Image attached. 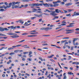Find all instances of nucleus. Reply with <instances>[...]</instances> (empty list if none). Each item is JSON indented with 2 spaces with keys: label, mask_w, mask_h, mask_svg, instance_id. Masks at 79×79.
<instances>
[{
  "label": "nucleus",
  "mask_w": 79,
  "mask_h": 79,
  "mask_svg": "<svg viewBox=\"0 0 79 79\" xmlns=\"http://www.w3.org/2000/svg\"><path fill=\"white\" fill-rule=\"evenodd\" d=\"M44 11L45 13H46L47 12L50 13V15H52V16H55L57 15L56 13H55V11H50L48 9H45Z\"/></svg>",
  "instance_id": "obj_1"
},
{
  "label": "nucleus",
  "mask_w": 79,
  "mask_h": 79,
  "mask_svg": "<svg viewBox=\"0 0 79 79\" xmlns=\"http://www.w3.org/2000/svg\"><path fill=\"white\" fill-rule=\"evenodd\" d=\"M7 34L8 35H13V36H10V37L12 38H17V37H19V36L18 35H17V34L15 33H11V32H9V33H7Z\"/></svg>",
  "instance_id": "obj_2"
},
{
  "label": "nucleus",
  "mask_w": 79,
  "mask_h": 79,
  "mask_svg": "<svg viewBox=\"0 0 79 79\" xmlns=\"http://www.w3.org/2000/svg\"><path fill=\"white\" fill-rule=\"evenodd\" d=\"M10 5H11L12 6V8L13 9H14V8H15V2H10Z\"/></svg>",
  "instance_id": "obj_3"
},
{
  "label": "nucleus",
  "mask_w": 79,
  "mask_h": 79,
  "mask_svg": "<svg viewBox=\"0 0 79 79\" xmlns=\"http://www.w3.org/2000/svg\"><path fill=\"white\" fill-rule=\"evenodd\" d=\"M55 10V13H59L60 12H61V10H59L58 9H56Z\"/></svg>",
  "instance_id": "obj_4"
},
{
  "label": "nucleus",
  "mask_w": 79,
  "mask_h": 79,
  "mask_svg": "<svg viewBox=\"0 0 79 79\" xmlns=\"http://www.w3.org/2000/svg\"><path fill=\"white\" fill-rule=\"evenodd\" d=\"M32 12L34 13L37 11V9L35 8H33L32 9Z\"/></svg>",
  "instance_id": "obj_5"
},
{
  "label": "nucleus",
  "mask_w": 79,
  "mask_h": 79,
  "mask_svg": "<svg viewBox=\"0 0 79 79\" xmlns=\"http://www.w3.org/2000/svg\"><path fill=\"white\" fill-rule=\"evenodd\" d=\"M20 5L19 4H18L17 5V7L18 8H22V7H23L24 5H21V6H19Z\"/></svg>",
  "instance_id": "obj_6"
},
{
  "label": "nucleus",
  "mask_w": 79,
  "mask_h": 79,
  "mask_svg": "<svg viewBox=\"0 0 79 79\" xmlns=\"http://www.w3.org/2000/svg\"><path fill=\"white\" fill-rule=\"evenodd\" d=\"M74 30H68V29H66V32H71V31H73Z\"/></svg>",
  "instance_id": "obj_7"
},
{
  "label": "nucleus",
  "mask_w": 79,
  "mask_h": 79,
  "mask_svg": "<svg viewBox=\"0 0 79 79\" xmlns=\"http://www.w3.org/2000/svg\"><path fill=\"white\" fill-rule=\"evenodd\" d=\"M72 5V3L70 2L69 3H67L65 5V6H69V5Z\"/></svg>",
  "instance_id": "obj_8"
},
{
  "label": "nucleus",
  "mask_w": 79,
  "mask_h": 79,
  "mask_svg": "<svg viewBox=\"0 0 79 79\" xmlns=\"http://www.w3.org/2000/svg\"><path fill=\"white\" fill-rule=\"evenodd\" d=\"M4 28L2 27H0V31H4Z\"/></svg>",
  "instance_id": "obj_9"
},
{
  "label": "nucleus",
  "mask_w": 79,
  "mask_h": 79,
  "mask_svg": "<svg viewBox=\"0 0 79 79\" xmlns=\"http://www.w3.org/2000/svg\"><path fill=\"white\" fill-rule=\"evenodd\" d=\"M19 23H21L22 24H23L24 23V22L23 21V20H19Z\"/></svg>",
  "instance_id": "obj_10"
},
{
  "label": "nucleus",
  "mask_w": 79,
  "mask_h": 79,
  "mask_svg": "<svg viewBox=\"0 0 79 79\" xmlns=\"http://www.w3.org/2000/svg\"><path fill=\"white\" fill-rule=\"evenodd\" d=\"M54 56V55H52V56H48V58H52V56Z\"/></svg>",
  "instance_id": "obj_11"
},
{
  "label": "nucleus",
  "mask_w": 79,
  "mask_h": 79,
  "mask_svg": "<svg viewBox=\"0 0 79 79\" xmlns=\"http://www.w3.org/2000/svg\"><path fill=\"white\" fill-rule=\"evenodd\" d=\"M43 5H44L45 6H49L48 5V4L47 3H44Z\"/></svg>",
  "instance_id": "obj_12"
},
{
  "label": "nucleus",
  "mask_w": 79,
  "mask_h": 79,
  "mask_svg": "<svg viewBox=\"0 0 79 79\" xmlns=\"http://www.w3.org/2000/svg\"><path fill=\"white\" fill-rule=\"evenodd\" d=\"M68 74H69V75H72V74H73V73H72V72H68Z\"/></svg>",
  "instance_id": "obj_13"
},
{
  "label": "nucleus",
  "mask_w": 79,
  "mask_h": 79,
  "mask_svg": "<svg viewBox=\"0 0 79 79\" xmlns=\"http://www.w3.org/2000/svg\"><path fill=\"white\" fill-rule=\"evenodd\" d=\"M14 48H8V50H13Z\"/></svg>",
  "instance_id": "obj_14"
},
{
  "label": "nucleus",
  "mask_w": 79,
  "mask_h": 79,
  "mask_svg": "<svg viewBox=\"0 0 79 79\" xmlns=\"http://www.w3.org/2000/svg\"><path fill=\"white\" fill-rule=\"evenodd\" d=\"M78 39H79L78 38H74L73 39V42H74L75 41H76L77 40H78Z\"/></svg>",
  "instance_id": "obj_15"
},
{
  "label": "nucleus",
  "mask_w": 79,
  "mask_h": 79,
  "mask_svg": "<svg viewBox=\"0 0 79 79\" xmlns=\"http://www.w3.org/2000/svg\"><path fill=\"white\" fill-rule=\"evenodd\" d=\"M67 27H74V25H68V26H66Z\"/></svg>",
  "instance_id": "obj_16"
},
{
  "label": "nucleus",
  "mask_w": 79,
  "mask_h": 79,
  "mask_svg": "<svg viewBox=\"0 0 79 79\" xmlns=\"http://www.w3.org/2000/svg\"><path fill=\"white\" fill-rule=\"evenodd\" d=\"M22 2H29V0H22Z\"/></svg>",
  "instance_id": "obj_17"
},
{
  "label": "nucleus",
  "mask_w": 79,
  "mask_h": 79,
  "mask_svg": "<svg viewBox=\"0 0 79 79\" xmlns=\"http://www.w3.org/2000/svg\"><path fill=\"white\" fill-rule=\"evenodd\" d=\"M23 55H26V54H28L29 52H23Z\"/></svg>",
  "instance_id": "obj_18"
},
{
  "label": "nucleus",
  "mask_w": 79,
  "mask_h": 79,
  "mask_svg": "<svg viewBox=\"0 0 79 79\" xmlns=\"http://www.w3.org/2000/svg\"><path fill=\"white\" fill-rule=\"evenodd\" d=\"M58 5H59L58 4H54V7H56V6H58Z\"/></svg>",
  "instance_id": "obj_19"
},
{
  "label": "nucleus",
  "mask_w": 79,
  "mask_h": 79,
  "mask_svg": "<svg viewBox=\"0 0 79 79\" xmlns=\"http://www.w3.org/2000/svg\"><path fill=\"white\" fill-rule=\"evenodd\" d=\"M10 4V3L9 4V5L6 6L7 8H10V7H11V4Z\"/></svg>",
  "instance_id": "obj_20"
},
{
  "label": "nucleus",
  "mask_w": 79,
  "mask_h": 79,
  "mask_svg": "<svg viewBox=\"0 0 79 79\" xmlns=\"http://www.w3.org/2000/svg\"><path fill=\"white\" fill-rule=\"evenodd\" d=\"M34 15L35 16H36V17H38V18H39V15L36 14H34Z\"/></svg>",
  "instance_id": "obj_21"
},
{
  "label": "nucleus",
  "mask_w": 79,
  "mask_h": 79,
  "mask_svg": "<svg viewBox=\"0 0 79 79\" xmlns=\"http://www.w3.org/2000/svg\"><path fill=\"white\" fill-rule=\"evenodd\" d=\"M2 7H3V8H4V9H6L7 8V7L6 6H5V5H3L2 6Z\"/></svg>",
  "instance_id": "obj_22"
},
{
  "label": "nucleus",
  "mask_w": 79,
  "mask_h": 79,
  "mask_svg": "<svg viewBox=\"0 0 79 79\" xmlns=\"http://www.w3.org/2000/svg\"><path fill=\"white\" fill-rule=\"evenodd\" d=\"M34 6H38V3H34Z\"/></svg>",
  "instance_id": "obj_23"
},
{
  "label": "nucleus",
  "mask_w": 79,
  "mask_h": 79,
  "mask_svg": "<svg viewBox=\"0 0 79 79\" xmlns=\"http://www.w3.org/2000/svg\"><path fill=\"white\" fill-rule=\"evenodd\" d=\"M32 54V51H30L29 52V54L28 55V56H30V55H31Z\"/></svg>",
  "instance_id": "obj_24"
},
{
  "label": "nucleus",
  "mask_w": 79,
  "mask_h": 79,
  "mask_svg": "<svg viewBox=\"0 0 79 79\" xmlns=\"http://www.w3.org/2000/svg\"><path fill=\"white\" fill-rule=\"evenodd\" d=\"M24 41H25V40H22L21 41H20L19 42V43H21V42H24Z\"/></svg>",
  "instance_id": "obj_25"
},
{
  "label": "nucleus",
  "mask_w": 79,
  "mask_h": 79,
  "mask_svg": "<svg viewBox=\"0 0 79 79\" xmlns=\"http://www.w3.org/2000/svg\"><path fill=\"white\" fill-rule=\"evenodd\" d=\"M36 17H31V19H32V20H33V19H35V18H36Z\"/></svg>",
  "instance_id": "obj_26"
},
{
  "label": "nucleus",
  "mask_w": 79,
  "mask_h": 79,
  "mask_svg": "<svg viewBox=\"0 0 79 79\" xmlns=\"http://www.w3.org/2000/svg\"><path fill=\"white\" fill-rule=\"evenodd\" d=\"M39 34L38 32H36V33H31L30 34Z\"/></svg>",
  "instance_id": "obj_27"
},
{
  "label": "nucleus",
  "mask_w": 79,
  "mask_h": 79,
  "mask_svg": "<svg viewBox=\"0 0 79 79\" xmlns=\"http://www.w3.org/2000/svg\"><path fill=\"white\" fill-rule=\"evenodd\" d=\"M15 5H16V4H19V3H20V2H15Z\"/></svg>",
  "instance_id": "obj_28"
},
{
  "label": "nucleus",
  "mask_w": 79,
  "mask_h": 79,
  "mask_svg": "<svg viewBox=\"0 0 79 79\" xmlns=\"http://www.w3.org/2000/svg\"><path fill=\"white\" fill-rule=\"evenodd\" d=\"M10 55H15V53L13 52L10 53L9 54Z\"/></svg>",
  "instance_id": "obj_29"
},
{
  "label": "nucleus",
  "mask_w": 79,
  "mask_h": 79,
  "mask_svg": "<svg viewBox=\"0 0 79 79\" xmlns=\"http://www.w3.org/2000/svg\"><path fill=\"white\" fill-rule=\"evenodd\" d=\"M0 10L1 11H2V12L6 11V10H4V9H1V10Z\"/></svg>",
  "instance_id": "obj_30"
},
{
  "label": "nucleus",
  "mask_w": 79,
  "mask_h": 79,
  "mask_svg": "<svg viewBox=\"0 0 79 79\" xmlns=\"http://www.w3.org/2000/svg\"><path fill=\"white\" fill-rule=\"evenodd\" d=\"M67 78V77H66V75L64 76L63 79H66Z\"/></svg>",
  "instance_id": "obj_31"
},
{
  "label": "nucleus",
  "mask_w": 79,
  "mask_h": 79,
  "mask_svg": "<svg viewBox=\"0 0 79 79\" xmlns=\"http://www.w3.org/2000/svg\"><path fill=\"white\" fill-rule=\"evenodd\" d=\"M27 34V33H23V34H22V35H26Z\"/></svg>",
  "instance_id": "obj_32"
},
{
  "label": "nucleus",
  "mask_w": 79,
  "mask_h": 79,
  "mask_svg": "<svg viewBox=\"0 0 79 79\" xmlns=\"http://www.w3.org/2000/svg\"><path fill=\"white\" fill-rule=\"evenodd\" d=\"M19 52V50H17L14 51L15 53H18Z\"/></svg>",
  "instance_id": "obj_33"
},
{
  "label": "nucleus",
  "mask_w": 79,
  "mask_h": 79,
  "mask_svg": "<svg viewBox=\"0 0 79 79\" xmlns=\"http://www.w3.org/2000/svg\"><path fill=\"white\" fill-rule=\"evenodd\" d=\"M39 59H40V60L41 61H43V59H42V57H39Z\"/></svg>",
  "instance_id": "obj_34"
},
{
  "label": "nucleus",
  "mask_w": 79,
  "mask_h": 79,
  "mask_svg": "<svg viewBox=\"0 0 79 79\" xmlns=\"http://www.w3.org/2000/svg\"><path fill=\"white\" fill-rule=\"evenodd\" d=\"M62 24H66V22H65V21H63L62 22Z\"/></svg>",
  "instance_id": "obj_35"
},
{
  "label": "nucleus",
  "mask_w": 79,
  "mask_h": 79,
  "mask_svg": "<svg viewBox=\"0 0 79 79\" xmlns=\"http://www.w3.org/2000/svg\"><path fill=\"white\" fill-rule=\"evenodd\" d=\"M42 45L43 46H44V45H48V44L47 43H46V44H42Z\"/></svg>",
  "instance_id": "obj_36"
},
{
  "label": "nucleus",
  "mask_w": 79,
  "mask_h": 79,
  "mask_svg": "<svg viewBox=\"0 0 79 79\" xmlns=\"http://www.w3.org/2000/svg\"><path fill=\"white\" fill-rule=\"evenodd\" d=\"M56 77H58V78L59 79H61V77L59 76V75H56Z\"/></svg>",
  "instance_id": "obj_37"
},
{
  "label": "nucleus",
  "mask_w": 79,
  "mask_h": 79,
  "mask_svg": "<svg viewBox=\"0 0 79 79\" xmlns=\"http://www.w3.org/2000/svg\"><path fill=\"white\" fill-rule=\"evenodd\" d=\"M24 48H30V47H26V46H25L24 47Z\"/></svg>",
  "instance_id": "obj_38"
},
{
  "label": "nucleus",
  "mask_w": 79,
  "mask_h": 79,
  "mask_svg": "<svg viewBox=\"0 0 79 79\" xmlns=\"http://www.w3.org/2000/svg\"><path fill=\"white\" fill-rule=\"evenodd\" d=\"M42 15H43V14H40V15H39V18L40 17H41V16H42Z\"/></svg>",
  "instance_id": "obj_39"
},
{
  "label": "nucleus",
  "mask_w": 79,
  "mask_h": 79,
  "mask_svg": "<svg viewBox=\"0 0 79 79\" xmlns=\"http://www.w3.org/2000/svg\"><path fill=\"white\" fill-rule=\"evenodd\" d=\"M32 11H27V13H32Z\"/></svg>",
  "instance_id": "obj_40"
},
{
  "label": "nucleus",
  "mask_w": 79,
  "mask_h": 79,
  "mask_svg": "<svg viewBox=\"0 0 79 79\" xmlns=\"http://www.w3.org/2000/svg\"><path fill=\"white\" fill-rule=\"evenodd\" d=\"M43 49H46L47 50H48V47H44V48H43Z\"/></svg>",
  "instance_id": "obj_41"
},
{
  "label": "nucleus",
  "mask_w": 79,
  "mask_h": 79,
  "mask_svg": "<svg viewBox=\"0 0 79 79\" xmlns=\"http://www.w3.org/2000/svg\"><path fill=\"white\" fill-rule=\"evenodd\" d=\"M27 60H28V61H32V60H31V59L30 58H28L27 59Z\"/></svg>",
  "instance_id": "obj_42"
},
{
  "label": "nucleus",
  "mask_w": 79,
  "mask_h": 79,
  "mask_svg": "<svg viewBox=\"0 0 79 79\" xmlns=\"http://www.w3.org/2000/svg\"><path fill=\"white\" fill-rule=\"evenodd\" d=\"M16 27H16V26H15V27H13L12 28V29H16Z\"/></svg>",
  "instance_id": "obj_43"
},
{
  "label": "nucleus",
  "mask_w": 79,
  "mask_h": 79,
  "mask_svg": "<svg viewBox=\"0 0 79 79\" xmlns=\"http://www.w3.org/2000/svg\"><path fill=\"white\" fill-rule=\"evenodd\" d=\"M69 59H68V60H71V56H69Z\"/></svg>",
  "instance_id": "obj_44"
},
{
  "label": "nucleus",
  "mask_w": 79,
  "mask_h": 79,
  "mask_svg": "<svg viewBox=\"0 0 79 79\" xmlns=\"http://www.w3.org/2000/svg\"><path fill=\"white\" fill-rule=\"evenodd\" d=\"M44 15H46L47 16H49L50 15L49 14H47V13H44Z\"/></svg>",
  "instance_id": "obj_45"
},
{
  "label": "nucleus",
  "mask_w": 79,
  "mask_h": 79,
  "mask_svg": "<svg viewBox=\"0 0 79 79\" xmlns=\"http://www.w3.org/2000/svg\"><path fill=\"white\" fill-rule=\"evenodd\" d=\"M69 39V37H65L63 38V39Z\"/></svg>",
  "instance_id": "obj_46"
},
{
  "label": "nucleus",
  "mask_w": 79,
  "mask_h": 79,
  "mask_svg": "<svg viewBox=\"0 0 79 79\" xmlns=\"http://www.w3.org/2000/svg\"><path fill=\"white\" fill-rule=\"evenodd\" d=\"M23 52V50H19V52L20 53H21V52Z\"/></svg>",
  "instance_id": "obj_47"
},
{
  "label": "nucleus",
  "mask_w": 79,
  "mask_h": 79,
  "mask_svg": "<svg viewBox=\"0 0 79 79\" xmlns=\"http://www.w3.org/2000/svg\"><path fill=\"white\" fill-rule=\"evenodd\" d=\"M36 32V31L35 30L32 31L30 32Z\"/></svg>",
  "instance_id": "obj_48"
},
{
  "label": "nucleus",
  "mask_w": 79,
  "mask_h": 79,
  "mask_svg": "<svg viewBox=\"0 0 79 79\" xmlns=\"http://www.w3.org/2000/svg\"><path fill=\"white\" fill-rule=\"evenodd\" d=\"M66 16H71V14H67L66 15Z\"/></svg>",
  "instance_id": "obj_49"
},
{
  "label": "nucleus",
  "mask_w": 79,
  "mask_h": 79,
  "mask_svg": "<svg viewBox=\"0 0 79 79\" xmlns=\"http://www.w3.org/2000/svg\"><path fill=\"white\" fill-rule=\"evenodd\" d=\"M42 19H39V22H41V21H42Z\"/></svg>",
  "instance_id": "obj_50"
},
{
  "label": "nucleus",
  "mask_w": 79,
  "mask_h": 79,
  "mask_svg": "<svg viewBox=\"0 0 79 79\" xmlns=\"http://www.w3.org/2000/svg\"><path fill=\"white\" fill-rule=\"evenodd\" d=\"M31 6L32 7H34V4H32L31 5Z\"/></svg>",
  "instance_id": "obj_51"
},
{
  "label": "nucleus",
  "mask_w": 79,
  "mask_h": 79,
  "mask_svg": "<svg viewBox=\"0 0 79 79\" xmlns=\"http://www.w3.org/2000/svg\"><path fill=\"white\" fill-rule=\"evenodd\" d=\"M64 28H61V29H60L58 31H62V30H64Z\"/></svg>",
  "instance_id": "obj_52"
},
{
  "label": "nucleus",
  "mask_w": 79,
  "mask_h": 79,
  "mask_svg": "<svg viewBox=\"0 0 79 79\" xmlns=\"http://www.w3.org/2000/svg\"><path fill=\"white\" fill-rule=\"evenodd\" d=\"M74 48V46H72L71 47V48L70 49L71 50H73V48Z\"/></svg>",
  "instance_id": "obj_53"
},
{
  "label": "nucleus",
  "mask_w": 79,
  "mask_h": 79,
  "mask_svg": "<svg viewBox=\"0 0 79 79\" xmlns=\"http://www.w3.org/2000/svg\"><path fill=\"white\" fill-rule=\"evenodd\" d=\"M53 1V0H46V2H50V1Z\"/></svg>",
  "instance_id": "obj_54"
},
{
  "label": "nucleus",
  "mask_w": 79,
  "mask_h": 79,
  "mask_svg": "<svg viewBox=\"0 0 79 79\" xmlns=\"http://www.w3.org/2000/svg\"><path fill=\"white\" fill-rule=\"evenodd\" d=\"M63 11H64V13H66L68 12V11L65 10H63Z\"/></svg>",
  "instance_id": "obj_55"
},
{
  "label": "nucleus",
  "mask_w": 79,
  "mask_h": 79,
  "mask_svg": "<svg viewBox=\"0 0 79 79\" xmlns=\"http://www.w3.org/2000/svg\"><path fill=\"white\" fill-rule=\"evenodd\" d=\"M79 15V12H77L76 13V16H78Z\"/></svg>",
  "instance_id": "obj_56"
},
{
  "label": "nucleus",
  "mask_w": 79,
  "mask_h": 79,
  "mask_svg": "<svg viewBox=\"0 0 79 79\" xmlns=\"http://www.w3.org/2000/svg\"><path fill=\"white\" fill-rule=\"evenodd\" d=\"M37 50H39V51H42V50L41 49L38 48Z\"/></svg>",
  "instance_id": "obj_57"
},
{
  "label": "nucleus",
  "mask_w": 79,
  "mask_h": 79,
  "mask_svg": "<svg viewBox=\"0 0 79 79\" xmlns=\"http://www.w3.org/2000/svg\"><path fill=\"white\" fill-rule=\"evenodd\" d=\"M44 29L45 30V27H42L40 29V30H44Z\"/></svg>",
  "instance_id": "obj_58"
},
{
  "label": "nucleus",
  "mask_w": 79,
  "mask_h": 79,
  "mask_svg": "<svg viewBox=\"0 0 79 79\" xmlns=\"http://www.w3.org/2000/svg\"><path fill=\"white\" fill-rule=\"evenodd\" d=\"M72 41L71 40H69L68 41L69 44H71Z\"/></svg>",
  "instance_id": "obj_59"
},
{
  "label": "nucleus",
  "mask_w": 79,
  "mask_h": 79,
  "mask_svg": "<svg viewBox=\"0 0 79 79\" xmlns=\"http://www.w3.org/2000/svg\"><path fill=\"white\" fill-rule=\"evenodd\" d=\"M44 30H48V27H47L46 28H45Z\"/></svg>",
  "instance_id": "obj_60"
},
{
  "label": "nucleus",
  "mask_w": 79,
  "mask_h": 79,
  "mask_svg": "<svg viewBox=\"0 0 79 79\" xmlns=\"http://www.w3.org/2000/svg\"><path fill=\"white\" fill-rule=\"evenodd\" d=\"M54 18L58 19V18L59 17L57 16H55L54 17Z\"/></svg>",
  "instance_id": "obj_61"
},
{
  "label": "nucleus",
  "mask_w": 79,
  "mask_h": 79,
  "mask_svg": "<svg viewBox=\"0 0 79 79\" xmlns=\"http://www.w3.org/2000/svg\"><path fill=\"white\" fill-rule=\"evenodd\" d=\"M61 1L60 0H58L57 1V3H60L61 2Z\"/></svg>",
  "instance_id": "obj_62"
},
{
  "label": "nucleus",
  "mask_w": 79,
  "mask_h": 79,
  "mask_svg": "<svg viewBox=\"0 0 79 79\" xmlns=\"http://www.w3.org/2000/svg\"><path fill=\"white\" fill-rule=\"evenodd\" d=\"M78 64H79V62H76V65H78Z\"/></svg>",
  "instance_id": "obj_63"
},
{
  "label": "nucleus",
  "mask_w": 79,
  "mask_h": 79,
  "mask_svg": "<svg viewBox=\"0 0 79 79\" xmlns=\"http://www.w3.org/2000/svg\"><path fill=\"white\" fill-rule=\"evenodd\" d=\"M76 31H79V28H77L75 29Z\"/></svg>",
  "instance_id": "obj_64"
}]
</instances>
